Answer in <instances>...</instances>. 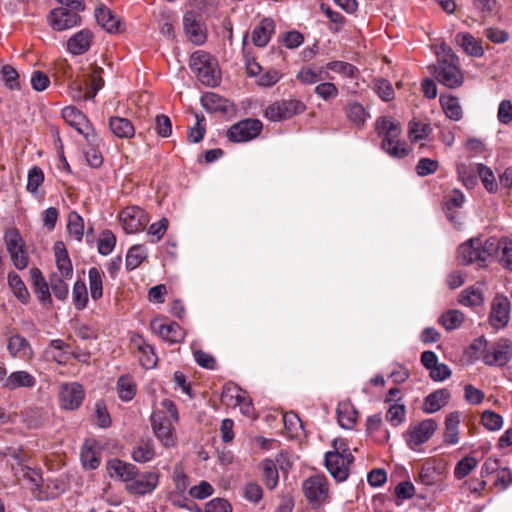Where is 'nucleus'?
Segmentation results:
<instances>
[{"label": "nucleus", "mask_w": 512, "mask_h": 512, "mask_svg": "<svg viewBox=\"0 0 512 512\" xmlns=\"http://www.w3.org/2000/svg\"><path fill=\"white\" fill-rule=\"evenodd\" d=\"M62 117L66 123L74 127L80 134L84 135L88 141L95 137L93 129L87 117L77 108L67 106L62 110Z\"/></svg>", "instance_id": "obj_15"}, {"label": "nucleus", "mask_w": 512, "mask_h": 512, "mask_svg": "<svg viewBox=\"0 0 512 512\" xmlns=\"http://www.w3.org/2000/svg\"><path fill=\"white\" fill-rule=\"evenodd\" d=\"M131 343L140 353L139 360L144 368H153L157 364V356L154 349L145 342L141 335H133L131 337Z\"/></svg>", "instance_id": "obj_24"}, {"label": "nucleus", "mask_w": 512, "mask_h": 512, "mask_svg": "<svg viewBox=\"0 0 512 512\" xmlns=\"http://www.w3.org/2000/svg\"><path fill=\"white\" fill-rule=\"evenodd\" d=\"M115 244L116 237L111 231L106 230L101 234L99 238L98 251L102 255H108L113 251Z\"/></svg>", "instance_id": "obj_57"}, {"label": "nucleus", "mask_w": 512, "mask_h": 512, "mask_svg": "<svg viewBox=\"0 0 512 512\" xmlns=\"http://www.w3.org/2000/svg\"><path fill=\"white\" fill-rule=\"evenodd\" d=\"M450 399V392L447 389H438L430 393L423 402V411L432 414L443 408Z\"/></svg>", "instance_id": "obj_29"}, {"label": "nucleus", "mask_w": 512, "mask_h": 512, "mask_svg": "<svg viewBox=\"0 0 512 512\" xmlns=\"http://www.w3.org/2000/svg\"><path fill=\"white\" fill-rule=\"evenodd\" d=\"M347 117L355 126L361 127L369 117V114L360 103L351 102L347 108Z\"/></svg>", "instance_id": "obj_47"}, {"label": "nucleus", "mask_w": 512, "mask_h": 512, "mask_svg": "<svg viewBox=\"0 0 512 512\" xmlns=\"http://www.w3.org/2000/svg\"><path fill=\"white\" fill-rule=\"evenodd\" d=\"M2 80L5 85L11 89H19V74L18 72L10 65H4L1 69Z\"/></svg>", "instance_id": "obj_56"}, {"label": "nucleus", "mask_w": 512, "mask_h": 512, "mask_svg": "<svg viewBox=\"0 0 512 512\" xmlns=\"http://www.w3.org/2000/svg\"><path fill=\"white\" fill-rule=\"evenodd\" d=\"M103 69L99 66H91L90 71L83 74L82 77L72 79L68 76L71 96L75 100L93 99L97 92L103 87L102 78Z\"/></svg>", "instance_id": "obj_3"}, {"label": "nucleus", "mask_w": 512, "mask_h": 512, "mask_svg": "<svg viewBox=\"0 0 512 512\" xmlns=\"http://www.w3.org/2000/svg\"><path fill=\"white\" fill-rule=\"evenodd\" d=\"M325 69L327 70V72L331 71L349 78L354 77L355 73L357 72L355 66L344 61L328 62L325 66Z\"/></svg>", "instance_id": "obj_52"}, {"label": "nucleus", "mask_w": 512, "mask_h": 512, "mask_svg": "<svg viewBox=\"0 0 512 512\" xmlns=\"http://www.w3.org/2000/svg\"><path fill=\"white\" fill-rule=\"evenodd\" d=\"M315 93L324 101L335 99L338 96L337 87L331 82H323L315 87Z\"/></svg>", "instance_id": "obj_62"}, {"label": "nucleus", "mask_w": 512, "mask_h": 512, "mask_svg": "<svg viewBox=\"0 0 512 512\" xmlns=\"http://www.w3.org/2000/svg\"><path fill=\"white\" fill-rule=\"evenodd\" d=\"M386 420L394 427L403 424L406 421V407L403 403L390 404L387 413Z\"/></svg>", "instance_id": "obj_46"}, {"label": "nucleus", "mask_w": 512, "mask_h": 512, "mask_svg": "<svg viewBox=\"0 0 512 512\" xmlns=\"http://www.w3.org/2000/svg\"><path fill=\"white\" fill-rule=\"evenodd\" d=\"M107 470L111 477H116L126 484L133 480L138 474L135 465L121 461L119 459H112L107 464Z\"/></svg>", "instance_id": "obj_22"}, {"label": "nucleus", "mask_w": 512, "mask_h": 512, "mask_svg": "<svg viewBox=\"0 0 512 512\" xmlns=\"http://www.w3.org/2000/svg\"><path fill=\"white\" fill-rule=\"evenodd\" d=\"M511 302L503 294H496L491 302L488 321L490 325L499 330L505 328L510 320Z\"/></svg>", "instance_id": "obj_12"}, {"label": "nucleus", "mask_w": 512, "mask_h": 512, "mask_svg": "<svg viewBox=\"0 0 512 512\" xmlns=\"http://www.w3.org/2000/svg\"><path fill=\"white\" fill-rule=\"evenodd\" d=\"M36 378L25 370H18L10 373L3 382V387L8 390L20 388L32 389L36 386Z\"/></svg>", "instance_id": "obj_21"}, {"label": "nucleus", "mask_w": 512, "mask_h": 512, "mask_svg": "<svg viewBox=\"0 0 512 512\" xmlns=\"http://www.w3.org/2000/svg\"><path fill=\"white\" fill-rule=\"evenodd\" d=\"M205 512H232V506L224 498H214L206 503Z\"/></svg>", "instance_id": "obj_63"}, {"label": "nucleus", "mask_w": 512, "mask_h": 512, "mask_svg": "<svg viewBox=\"0 0 512 512\" xmlns=\"http://www.w3.org/2000/svg\"><path fill=\"white\" fill-rule=\"evenodd\" d=\"M264 482L269 489H274L278 483V472L272 460L265 459L261 463Z\"/></svg>", "instance_id": "obj_48"}, {"label": "nucleus", "mask_w": 512, "mask_h": 512, "mask_svg": "<svg viewBox=\"0 0 512 512\" xmlns=\"http://www.w3.org/2000/svg\"><path fill=\"white\" fill-rule=\"evenodd\" d=\"M150 421L153 433L163 447L173 448L177 445L175 424L179 421V414L171 400H162L152 413Z\"/></svg>", "instance_id": "obj_1"}, {"label": "nucleus", "mask_w": 512, "mask_h": 512, "mask_svg": "<svg viewBox=\"0 0 512 512\" xmlns=\"http://www.w3.org/2000/svg\"><path fill=\"white\" fill-rule=\"evenodd\" d=\"M262 128L261 121L248 118L233 124L227 131V137L232 142H247L256 138Z\"/></svg>", "instance_id": "obj_11"}, {"label": "nucleus", "mask_w": 512, "mask_h": 512, "mask_svg": "<svg viewBox=\"0 0 512 512\" xmlns=\"http://www.w3.org/2000/svg\"><path fill=\"white\" fill-rule=\"evenodd\" d=\"M183 31L187 39L195 44L202 45L207 39V29L200 13L187 11L182 19Z\"/></svg>", "instance_id": "obj_8"}, {"label": "nucleus", "mask_w": 512, "mask_h": 512, "mask_svg": "<svg viewBox=\"0 0 512 512\" xmlns=\"http://www.w3.org/2000/svg\"><path fill=\"white\" fill-rule=\"evenodd\" d=\"M459 424L460 414L458 412L450 413L445 420L444 441L448 444H457L459 442Z\"/></svg>", "instance_id": "obj_35"}, {"label": "nucleus", "mask_w": 512, "mask_h": 512, "mask_svg": "<svg viewBox=\"0 0 512 512\" xmlns=\"http://www.w3.org/2000/svg\"><path fill=\"white\" fill-rule=\"evenodd\" d=\"M44 181V173L38 166L32 167L28 172L26 189L31 194H36Z\"/></svg>", "instance_id": "obj_54"}, {"label": "nucleus", "mask_w": 512, "mask_h": 512, "mask_svg": "<svg viewBox=\"0 0 512 512\" xmlns=\"http://www.w3.org/2000/svg\"><path fill=\"white\" fill-rule=\"evenodd\" d=\"M376 129L383 136L382 148L391 157L402 159L409 154V149L404 142H400L398 137L401 133L399 123L389 117H382L377 120Z\"/></svg>", "instance_id": "obj_2"}, {"label": "nucleus", "mask_w": 512, "mask_h": 512, "mask_svg": "<svg viewBox=\"0 0 512 512\" xmlns=\"http://www.w3.org/2000/svg\"><path fill=\"white\" fill-rule=\"evenodd\" d=\"M80 22V16L76 11H70L66 7H58L51 11L49 23L56 31H63L75 27Z\"/></svg>", "instance_id": "obj_19"}, {"label": "nucleus", "mask_w": 512, "mask_h": 512, "mask_svg": "<svg viewBox=\"0 0 512 512\" xmlns=\"http://www.w3.org/2000/svg\"><path fill=\"white\" fill-rule=\"evenodd\" d=\"M435 79L447 88L454 89L463 84L464 76L459 68L458 58L438 61L437 65L429 67Z\"/></svg>", "instance_id": "obj_5"}, {"label": "nucleus", "mask_w": 512, "mask_h": 512, "mask_svg": "<svg viewBox=\"0 0 512 512\" xmlns=\"http://www.w3.org/2000/svg\"><path fill=\"white\" fill-rule=\"evenodd\" d=\"M57 269L64 279H69L73 274V267L67 249L62 241H57L53 247Z\"/></svg>", "instance_id": "obj_27"}, {"label": "nucleus", "mask_w": 512, "mask_h": 512, "mask_svg": "<svg viewBox=\"0 0 512 512\" xmlns=\"http://www.w3.org/2000/svg\"><path fill=\"white\" fill-rule=\"evenodd\" d=\"M155 456V448L152 440H143L134 447L132 458L139 463L151 461Z\"/></svg>", "instance_id": "obj_37"}, {"label": "nucleus", "mask_w": 512, "mask_h": 512, "mask_svg": "<svg viewBox=\"0 0 512 512\" xmlns=\"http://www.w3.org/2000/svg\"><path fill=\"white\" fill-rule=\"evenodd\" d=\"M274 31V21L270 18H265L253 29L252 42L258 47H264L270 41Z\"/></svg>", "instance_id": "obj_28"}, {"label": "nucleus", "mask_w": 512, "mask_h": 512, "mask_svg": "<svg viewBox=\"0 0 512 512\" xmlns=\"http://www.w3.org/2000/svg\"><path fill=\"white\" fill-rule=\"evenodd\" d=\"M464 195L461 191L459 190H453L448 196H447V201H446V208H447V212H446V215L448 217V219L451 221V222H454L455 224H457L458 222L456 221V216L454 215V212L452 211L454 208H460L462 206V204L464 203Z\"/></svg>", "instance_id": "obj_50"}, {"label": "nucleus", "mask_w": 512, "mask_h": 512, "mask_svg": "<svg viewBox=\"0 0 512 512\" xmlns=\"http://www.w3.org/2000/svg\"><path fill=\"white\" fill-rule=\"evenodd\" d=\"M136 384L129 375H122L117 381V392L123 401H130L136 394Z\"/></svg>", "instance_id": "obj_42"}, {"label": "nucleus", "mask_w": 512, "mask_h": 512, "mask_svg": "<svg viewBox=\"0 0 512 512\" xmlns=\"http://www.w3.org/2000/svg\"><path fill=\"white\" fill-rule=\"evenodd\" d=\"M305 108V104L296 99L276 101L266 108L264 115L268 120L278 122L301 114Z\"/></svg>", "instance_id": "obj_7"}, {"label": "nucleus", "mask_w": 512, "mask_h": 512, "mask_svg": "<svg viewBox=\"0 0 512 512\" xmlns=\"http://www.w3.org/2000/svg\"><path fill=\"white\" fill-rule=\"evenodd\" d=\"M73 304L76 309L82 310L88 302L87 287L83 281H76L72 290Z\"/></svg>", "instance_id": "obj_49"}, {"label": "nucleus", "mask_w": 512, "mask_h": 512, "mask_svg": "<svg viewBox=\"0 0 512 512\" xmlns=\"http://www.w3.org/2000/svg\"><path fill=\"white\" fill-rule=\"evenodd\" d=\"M455 41L469 56L479 58L484 55V48L481 43L470 33L457 34Z\"/></svg>", "instance_id": "obj_30"}, {"label": "nucleus", "mask_w": 512, "mask_h": 512, "mask_svg": "<svg viewBox=\"0 0 512 512\" xmlns=\"http://www.w3.org/2000/svg\"><path fill=\"white\" fill-rule=\"evenodd\" d=\"M95 17L100 26L109 33H116L121 30L120 19L106 7L96 9Z\"/></svg>", "instance_id": "obj_31"}, {"label": "nucleus", "mask_w": 512, "mask_h": 512, "mask_svg": "<svg viewBox=\"0 0 512 512\" xmlns=\"http://www.w3.org/2000/svg\"><path fill=\"white\" fill-rule=\"evenodd\" d=\"M84 396V389L79 383H65L59 392L60 406L66 410H75L82 404Z\"/></svg>", "instance_id": "obj_16"}, {"label": "nucleus", "mask_w": 512, "mask_h": 512, "mask_svg": "<svg viewBox=\"0 0 512 512\" xmlns=\"http://www.w3.org/2000/svg\"><path fill=\"white\" fill-rule=\"evenodd\" d=\"M482 423L488 430L496 431L502 428L503 418L499 414L487 410L482 413Z\"/></svg>", "instance_id": "obj_60"}, {"label": "nucleus", "mask_w": 512, "mask_h": 512, "mask_svg": "<svg viewBox=\"0 0 512 512\" xmlns=\"http://www.w3.org/2000/svg\"><path fill=\"white\" fill-rule=\"evenodd\" d=\"M93 34L88 29H83L67 41V50L73 55H81L87 52L91 46Z\"/></svg>", "instance_id": "obj_26"}, {"label": "nucleus", "mask_w": 512, "mask_h": 512, "mask_svg": "<svg viewBox=\"0 0 512 512\" xmlns=\"http://www.w3.org/2000/svg\"><path fill=\"white\" fill-rule=\"evenodd\" d=\"M464 314L459 310H448L439 319L441 325L447 331L458 329L464 322Z\"/></svg>", "instance_id": "obj_44"}, {"label": "nucleus", "mask_w": 512, "mask_h": 512, "mask_svg": "<svg viewBox=\"0 0 512 512\" xmlns=\"http://www.w3.org/2000/svg\"><path fill=\"white\" fill-rule=\"evenodd\" d=\"M337 419L344 429H352L357 420V412L350 401H342L337 406Z\"/></svg>", "instance_id": "obj_32"}, {"label": "nucleus", "mask_w": 512, "mask_h": 512, "mask_svg": "<svg viewBox=\"0 0 512 512\" xmlns=\"http://www.w3.org/2000/svg\"><path fill=\"white\" fill-rule=\"evenodd\" d=\"M457 259L464 265L474 262H486L490 259L487 239L483 242L479 237H475L462 243L458 248Z\"/></svg>", "instance_id": "obj_6"}, {"label": "nucleus", "mask_w": 512, "mask_h": 512, "mask_svg": "<svg viewBox=\"0 0 512 512\" xmlns=\"http://www.w3.org/2000/svg\"><path fill=\"white\" fill-rule=\"evenodd\" d=\"M148 250L142 244L133 245L127 252L125 265L128 270L138 268L147 258Z\"/></svg>", "instance_id": "obj_36"}, {"label": "nucleus", "mask_w": 512, "mask_h": 512, "mask_svg": "<svg viewBox=\"0 0 512 512\" xmlns=\"http://www.w3.org/2000/svg\"><path fill=\"white\" fill-rule=\"evenodd\" d=\"M322 68L315 70L312 67H303L297 74V79L304 84H314L320 80H323Z\"/></svg>", "instance_id": "obj_55"}, {"label": "nucleus", "mask_w": 512, "mask_h": 512, "mask_svg": "<svg viewBox=\"0 0 512 512\" xmlns=\"http://www.w3.org/2000/svg\"><path fill=\"white\" fill-rule=\"evenodd\" d=\"M214 493L213 486L207 481H201L198 485L190 488L189 495L192 498L203 500L208 498Z\"/></svg>", "instance_id": "obj_59"}, {"label": "nucleus", "mask_w": 512, "mask_h": 512, "mask_svg": "<svg viewBox=\"0 0 512 512\" xmlns=\"http://www.w3.org/2000/svg\"><path fill=\"white\" fill-rule=\"evenodd\" d=\"M152 330L164 341L173 344L183 339V333L177 323H162L158 320L151 322Z\"/></svg>", "instance_id": "obj_23"}, {"label": "nucleus", "mask_w": 512, "mask_h": 512, "mask_svg": "<svg viewBox=\"0 0 512 512\" xmlns=\"http://www.w3.org/2000/svg\"><path fill=\"white\" fill-rule=\"evenodd\" d=\"M8 284L11 288L14 296L19 299L23 304H26L29 301L30 294L20 278L18 274L15 272H10L8 274Z\"/></svg>", "instance_id": "obj_40"}, {"label": "nucleus", "mask_w": 512, "mask_h": 512, "mask_svg": "<svg viewBox=\"0 0 512 512\" xmlns=\"http://www.w3.org/2000/svg\"><path fill=\"white\" fill-rule=\"evenodd\" d=\"M487 248L490 252V258L496 257L500 265L507 270L512 271V240L507 237L497 239L495 237L487 238Z\"/></svg>", "instance_id": "obj_13"}, {"label": "nucleus", "mask_w": 512, "mask_h": 512, "mask_svg": "<svg viewBox=\"0 0 512 512\" xmlns=\"http://www.w3.org/2000/svg\"><path fill=\"white\" fill-rule=\"evenodd\" d=\"M243 393L237 386L226 387L221 394V400L227 406L237 407V403L240 401Z\"/></svg>", "instance_id": "obj_58"}, {"label": "nucleus", "mask_w": 512, "mask_h": 512, "mask_svg": "<svg viewBox=\"0 0 512 512\" xmlns=\"http://www.w3.org/2000/svg\"><path fill=\"white\" fill-rule=\"evenodd\" d=\"M158 481V474L148 472L129 481V483L126 484V489L132 494L143 495L152 492L157 487Z\"/></svg>", "instance_id": "obj_20"}, {"label": "nucleus", "mask_w": 512, "mask_h": 512, "mask_svg": "<svg viewBox=\"0 0 512 512\" xmlns=\"http://www.w3.org/2000/svg\"><path fill=\"white\" fill-rule=\"evenodd\" d=\"M353 459L341 456L337 452H327L325 454V466L336 481L342 482L349 475V467Z\"/></svg>", "instance_id": "obj_17"}, {"label": "nucleus", "mask_w": 512, "mask_h": 512, "mask_svg": "<svg viewBox=\"0 0 512 512\" xmlns=\"http://www.w3.org/2000/svg\"><path fill=\"white\" fill-rule=\"evenodd\" d=\"M440 103L446 116L454 121L462 118V108L459 100L453 96H441Z\"/></svg>", "instance_id": "obj_41"}, {"label": "nucleus", "mask_w": 512, "mask_h": 512, "mask_svg": "<svg viewBox=\"0 0 512 512\" xmlns=\"http://www.w3.org/2000/svg\"><path fill=\"white\" fill-rule=\"evenodd\" d=\"M476 172L488 192H495L497 190V183L494 173L489 167L485 166L484 164H477Z\"/></svg>", "instance_id": "obj_51"}, {"label": "nucleus", "mask_w": 512, "mask_h": 512, "mask_svg": "<svg viewBox=\"0 0 512 512\" xmlns=\"http://www.w3.org/2000/svg\"><path fill=\"white\" fill-rule=\"evenodd\" d=\"M68 233L76 241L80 242L84 234V221L82 217L75 211H72L68 215L67 222Z\"/></svg>", "instance_id": "obj_45"}, {"label": "nucleus", "mask_w": 512, "mask_h": 512, "mask_svg": "<svg viewBox=\"0 0 512 512\" xmlns=\"http://www.w3.org/2000/svg\"><path fill=\"white\" fill-rule=\"evenodd\" d=\"M512 358V344L507 339H500L488 350L484 356L483 361L490 366H503L507 364Z\"/></svg>", "instance_id": "obj_18"}, {"label": "nucleus", "mask_w": 512, "mask_h": 512, "mask_svg": "<svg viewBox=\"0 0 512 512\" xmlns=\"http://www.w3.org/2000/svg\"><path fill=\"white\" fill-rule=\"evenodd\" d=\"M109 128L111 132L118 138H132L135 135L134 125L130 120L123 117H110Z\"/></svg>", "instance_id": "obj_33"}, {"label": "nucleus", "mask_w": 512, "mask_h": 512, "mask_svg": "<svg viewBox=\"0 0 512 512\" xmlns=\"http://www.w3.org/2000/svg\"><path fill=\"white\" fill-rule=\"evenodd\" d=\"M477 465L478 461L474 457L466 456L457 463L454 469V476L459 480L463 479L469 475L470 472L477 467Z\"/></svg>", "instance_id": "obj_53"}, {"label": "nucleus", "mask_w": 512, "mask_h": 512, "mask_svg": "<svg viewBox=\"0 0 512 512\" xmlns=\"http://www.w3.org/2000/svg\"><path fill=\"white\" fill-rule=\"evenodd\" d=\"M148 221V215L138 206L126 207L120 213V222L128 234L142 231Z\"/></svg>", "instance_id": "obj_14"}, {"label": "nucleus", "mask_w": 512, "mask_h": 512, "mask_svg": "<svg viewBox=\"0 0 512 512\" xmlns=\"http://www.w3.org/2000/svg\"><path fill=\"white\" fill-rule=\"evenodd\" d=\"M302 489L305 497L313 506H320L328 498L329 487L324 475L316 474L307 478L302 484Z\"/></svg>", "instance_id": "obj_9"}, {"label": "nucleus", "mask_w": 512, "mask_h": 512, "mask_svg": "<svg viewBox=\"0 0 512 512\" xmlns=\"http://www.w3.org/2000/svg\"><path fill=\"white\" fill-rule=\"evenodd\" d=\"M283 422L287 432L292 437H296L298 435V431L302 428L301 420L294 412L285 413L283 416Z\"/></svg>", "instance_id": "obj_61"}, {"label": "nucleus", "mask_w": 512, "mask_h": 512, "mask_svg": "<svg viewBox=\"0 0 512 512\" xmlns=\"http://www.w3.org/2000/svg\"><path fill=\"white\" fill-rule=\"evenodd\" d=\"M81 461L86 469H96L101 462V452L94 443L86 442L81 450Z\"/></svg>", "instance_id": "obj_34"}, {"label": "nucleus", "mask_w": 512, "mask_h": 512, "mask_svg": "<svg viewBox=\"0 0 512 512\" xmlns=\"http://www.w3.org/2000/svg\"><path fill=\"white\" fill-rule=\"evenodd\" d=\"M66 347L67 345L62 340H52L48 347L45 349L44 355L47 360L55 361L58 364H62L66 361Z\"/></svg>", "instance_id": "obj_39"}, {"label": "nucleus", "mask_w": 512, "mask_h": 512, "mask_svg": "<svg viewBox=\"0 0 512 512\" xmlns=\"http://www.w3.org/2000/svg\"><path fill=\"white\" fill-rule=\"evenodd\" d=\"M7 350L12 358L30 360L33 357V350L27 339L19 334L8 339Z\"/></svg>", "instance_id": "obj_25"}, {"label": "nucleus", "mask_w": 512, "mask_h": 512, "mask_svg": "<svg viewBox=\"0 0 512 512\" xmlns=\"http://www.w3.org/2000/svg\"><path fill=\"white\" fill-rule=\"evenodd\" d=\"M458 301L463 306L477 307L483 304L484 297L482 292L473 286L463 290L459 295Z\"/></svg>", "instance_id": "obj_43"}, {"label": "nucleus", "mask_w": 512, "mask_h": 512, "mask_svg": "<svg viewBox=\"0 0 512 512\" xmlns=\"http://www.w3.org/2000/svg\"><path fill=\"white\" fill-rule=\"evenodd\" d=\"M497 118L498 121L504 125H508L512 122V102L510 100H503L500 102Z\"/></svg>", "instance_id": "obj_64"}, {"label": "nucleus", "mask_w": 512, "mask_h": 512, "mask_svg": "<svg viewBox=\"0 0 512 512\" xmlns=\"http://www.w3.org/2000/svg\"><path fill=\"white\" fill-rule=\"evenodd\" d=\"M437 423L433 419H426L417 424H412L405 433V441L409 448L416 450L417 447L426 443L435 433Z\"/></svg>", "instance_id": "obj_10"}, {"label": "nucleus", "mask_w": 512, "mask_h": 512, "mask_svg": "<svg viewBox=\"0 0 512 512\" xmlns=\"http://www.w3.org/2000/svg\"><path fill=\"white\" fill-rule=\"evenodd\" d=\"M88 278L91 298L97 301L103 296V273L92 267L88 271Z\"/></svg>", "instance_id": "obj_38"}, {"label": "nucleus", "mask_w": 512, "mask_h": 512, "mask_svg": "<svg viewBox=\"0 0 512 512\" xmlns=\"http://www.w3.org/2000/svg\"><path fill=\"white\" fill-rule=\"evenodd\" d=\"M190 67L199 81L207 86H215L219 80L218 64L209 53L199 50L191 55Z\"/></svg>", "instance_id": "obj_4"}]
</instances>
